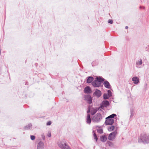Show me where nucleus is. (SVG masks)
Returning <instances> with one entry per match:
<instances>
[{
  "mask_svg": "<svg viewBox=\"0 0 149 149\" xmlns=\"http://www.w3.org/2000/svg\"><path fill=\"white\" fill-rule=\"evenodd\" d=\"M139 142H143L144 143H147L149 142V135L145 133L142 134L139 136Z\"/></svg>",
  "mask_w": 149,
  "mask_h": 149,
  "instance_id": "f257e3e1",
  "label": "nucleus"
},
{
  "mask_svg": "<svg viewBox=\"0 0 149 149\" xmlns=\"http://www.w3.org/2000/svg\"><path fill=\"white\" fill-rule=\"evenodd\" d=\"M116 114H113L106 118L105 123L107 125H111L114 123V117L116 116Z\"/></svg>",
  "mask_w": 149,
  "mask_h": 149,
  "instance_id": "f03ea898",
  "label": "nucleus"
},
{
  "mask_svg": "<svg viewBox=\"0 0 149 149\" xmlns=\"http://www.w3.org/2000/svg\"><path fill=\"white\" fill-rule=\"evenodd\" d=\"M104 81L103 79L100 77H96L95 79L92 82V84L95 87H99L100 86L101 83Z\"/></svg>",
  "mask_w": 149,
  "mask_h": 149,
  "instance_id": "7ed1b4c3",
  "label": "nucleus"
},
{
  "mask_svg": "<svg viewBox=\"0 0 149 149\" xmlns=\"http://www.w3.org/2000/svg\"><path fill=\"white\" fill-rule=\"evenodd\" d=\"M58 145L62 149H70L68 145L63 141L59 142L58 143Z\"/></svg>",
  "mask_w": 149,
  "mask_h": 149,
  "instance_id": "20e7f679",
  "label": "nucleus"
},
{
  "mask_svg": "<svg viewBox=\"0 0 149 149\" xmlns=\"http://www.w3.org/2000/svg\"><path fill=\"white\" fill-rule=\"evenodd\" d=\"M102 119L101 114L100 113H97L92 118V120L94 122H99Z\"/></svg>",
  "mask_w": 149,
  "mask_h": 149,
  "instance_id": "39448f33",
  "label": "nucleus"
},
{
  "mask_svg": "<svg viewBox=\"0 0 149 149\" xmlns=\"http://www.w3.org/2000/svg\"><path fill=\"white\" fill-rule=\"evenodd\" d=\"M117 134V132L116 131L111 133L108 136V139L110 140H113L115 138Z\"/></svg>",
  "mask_w": 149,
  "mask_h": 149,
  "instance_id": "423d86ee",
  "label": "nucleus"
},
{
  "mask_svg": "<svg viewBox=\"0 0 149 149\" xmlns=\"http://www.w3.org/2000/svg\"><path fill=\"white\" fill-rule=\"evenodd\" d=\"M142 61L141 59L137 61L136 62V67L138 68H141L142 67Z\"/></svg>",
  "mask_w": 149,
  "mask_h": 149,
  "instance_id": "0eeeda50",
  "label": "nucleus"
},
{
  "mask_svg": "<svg viewBox=\"0 0 149 149\" xmlns=\"http://www.w3.org/2000/svg\"><path fill=\"white\" fill-rule=\"evenodd\" d=\"M101 92L100 91L97 89H96L93 95L96 96L97 97H99L101 96Z\"/></svg>",
  "mask_w": 149,
  "mask_h": 149,
  "instance_id": "6e6552de",
  "label": "nucleus"
},
{
  "mask_svg": "<svg viewBox=\"0 0 149 149\" xmlns=\"http://www.w3.org/2000/svg\"><path fill=\"white\" fill-rule=\"evenodd\" d=\"M109 104V103L108 101L107 100H104L102 102L100 107L103 109L104 107L108 106Z\"/></svg>",
  "mask_w": 149,
  "mask_h": 149,
  "instance_id": "1a4fd4ad",
  "label": "nucleus"
},
{
  "mask_svg": "<svg viewBox=\"0 0 149 149\" xmlns=\"http://www.w3.org/2000/svg\"><path fill=\"white\" fill-rule=\"evenodd\" d=\"M133 83L135 84H138L139 82V78L136 77H133L132 79Z\"/></svg>",
  "mask_w": 149,
  "mask_h": 149,
  "instance_id": "9d476101",
  "label": "nucleus"
},
{
  "mask_svg": "<svg viewBox=\"0 0 149 149\" xmlns=\"http://www.w3.org/2000/svg\"><path fill=\"white\" fill-rule=\"evenodd\" d=\"M85 98L86 100L89 104H91L92 102V99L91 96L89 95H86L85 97Z\"/></svg>",
  "mask_w": 149,
  "mask_h": 149,
  "instance_id": "9b49d317",
  "label": "nucleus"
},
{
  "mask_svg": "<svg viewBox=\"0 0 149 149\" xmlns=\"http://www.w3.org/2000/svg\"><path fill=\"white\" fill-rule=\"evenodd\" d=\"M37 149H44V143L42 141L40 142L37 145Z\"/></svg>",
  "mask_w": 149,
  "mask_h": 149,
  "instance_id": "f8f14e48",
  "label": "nucleus"
},
{
  "mask_svg": "<svg viewBox=\"0 0 149 149\" xmlns=\"http://www.w3.org/2000/svg\"><path fill=\"white\" fill-rule=\"evenodd\" d=\"M84 92L86 93H90L92 92L91 88L89 86H87L84 89Z\"/></svg>",
  "mask_w": 149,
  "mask_h": 149,
  "instance_id": "ddd939ff",
  "label": "nucleus"
},
{
  "mask_svg": "<svg viewBox=\"0 0 149 149\" xmlns=\"http://www.w3.org/2000/svg\"><path fill=\"white\" fill-rule=\"evenodd\" d=\"M104 85L107 88H109L110 87V85L109 82L107 81H105L103 83Z\"/></svg>",
  "mask_w": 149,
  "mask_h": 149,
  "instance_id": "4468645a",
  "label": "nucleus"
},
{
  "mask_svg": "<svg viewBox=\"0 0 149 149\" xmlns=\"http://www.w3.org/2000/svg\"><path fill=\"white\" fill-rule=\"evenodd\" d=\"M98 110V109L97 108H92L91 110V114L92 115H94Z\"/></svg>",
  "mask_w": 149,
  "mask_h": 149,
  "instance_id": "2eb2a0df",
  "label": "nucleus"
},
{
  "mask_svg": "<svg viewBox=\"0 0 149 149\" xmlns=\"http://www.w3.org/2000/svg\"><path fill=\"white\" fill-rule=\"evenodd\" d=\"M91 118L90 114H88L86 119V121L87 123L88 124H90L91 123Z\"/></svg>",
  "mask_w": 149,
  "mask_h": 149,
  "instance_id": "dca6fc26",
  "label": "nucleus"
},
{
  "mask_svg": "<svg viewBox=\"0 0 149 149\" xmlns=\"http://www.w3.org/2000/svg\"><path fill=\"white\" fill-rule=\"evenodd\" d=\"M100 140L103 142H105L107 139V137L105 135L102 136H100Z\"/></svg>",
  "mask_w": 149,
  "mask_h": 149,
  "instance_id": "f3484780",
  "label": "nucleus"
},
{
  "mask_svg": "<svg viewBox=\"0 0 149 149\" xmlns=\"http://www.w3.org/2000/svg\"><path fill=\"white\" fill-rule=\"evenodd\" d=\"M93 78L92 77H88L87 80V83H91L93 80Z\"/></svg>",
  "mask_w": 149,
  "mask_h": 149,
  "instance_id": "a211bd4d",
  "label": "nucleus"
},
{
  "mask_svg": "<svg viewBox=\"0 0 149 149\" xmlns=\"http://www.w3.org/2000/svg\"><path fill=\"white\" fill-rule=\"evenodd\" d=\"M115 128L114 126H109L108 127V130L109 131H112Z\"/></svg>",
  "mask_w": 149,
  "mask_h": 149,
  "instance_id": "6ab92c4d",
  "label": "nucleus"
},
{
  "mask_svg": "<svg viewBox=\"0 0 149 149\" xmlns=\"http://www.w3.org/2000/svg\"><path fill=\"white\" fill-rule=\"evenodd\" d=\"M32 125L31 124H29L28 125H27L25 127V129L26 130H29L31 128Z\"/></svg>",
  "mask_w": 149,
  "mask_h": 149,
  "instance_id": "aec40b11",
  "label": "nucleus"
},
{
  "mask_svg": "<svg viewBox=\"0 0 149 149\" xmlns=\"http://www.w3.org/2000/svg\"><path fill=\"white\" fill-rule=\"evenodd\" d=\"M110 97H109V96L106 93H105L104 95L103 98L104 99H108Z\"/></svg>",
  "mask_w": 149,
  "mask_h": 149,
  "instance_id": "412c9836",
  "label": "nucleus"
},
{
  "mask_svg": "<svg viewBox=\"0 0 149 149\" xmlns=\"http://www.w3.org/2000/svg\"><path fill=\"white\" fill-rule=\"evenodd\" d=\"M93 137L94 139H95L96 140V141H97V138L96 136V135L94 131H93Z\"/></svg>",
  "mask_w": 149,
  "mask_h": 149,
  "instance_id": "4be33fe9",
  "label": "nucleus"
},
{
  "mask_svg": "<svg viewBox=\"0 0 149 149\" xmlns=\"http://www.w3.org/2000/svg\"><path fill=\"white\" fill-rule=\"evenodd\" d=\"M107 92V95L109 96V97H110L112 95L111 91L110 90H108Z\"/></svg>",
  "mask_w": 149,
  "mask_h": 149,
  "instance_id": "5701e85b",
  "label": "nucleus"
},
{
  "mask_svg": "<svg viewBox=\"0 0 149 149\" xmlns=\"http://www.w3.org/2000/svg\"><path fill=\"white\" fill-rule=\"evenodd\" d=\"M97 131L98 133H99L100 134L102 133H103V130L102 129H98Z\"/></svg>",
  "mask_w": 149,
  "mask_h": 149,
  "instance_id": "b1692460",
  "label": "nucleus"
},
{
  "mask_svg": "<svg viewBox=\"0 0 149 149\" xmlns=\"http://www.w3.org/2000/svg\"><path fill=\"white\" fill-rule=\"evenodd\" d=\"M131 112V115L130 116V117H132L134 115V113H133V111L132 110H131L130 111Z\"/></svg>",
  "mask_w": 149,
  "mask_h": 149,
  "instance_id": "393cba45",
  "label": "nucleus"
},
{
  "mask_svg": "<svg viewBox=\"0 0 149 149\" xmlns=\"http://www.w3.org/2000/svg\"><path fill=\"white\" fill-rule=\"evenodd\" d=\"M107 143L109 146H112L113 145L112 143L109 141L107 142Z\"/></svg>",
  "mask_w": 149,
  "mask_h": 149,
  "instance_id": "a878e982",
  "label": "nucleus"
},
{
  "mask_svg": "<svg viewBox=\"0 0 149 149\" xmlns=\"http://www.w3.org/2000/svg\"><path fill=\"white\" fill-rule=\"evenodd\" d=\"M35 136H34L31 135V139L32 140H34L35 139Z\"/></svg>",
  "mask_w": 149,
  "mask_h": 149,
  "instance_id": "bb28decb",
  "label": "nucleus"
},
{
  "mask_svg": "<svg viewBox=\"0 0 149 149\" xmlns=\"http://www.w3.org/2000/svg\"><path fill=\"white\" fill-rule=\"evenodd\" d=\"M108 22L109 23L111 24L113 23V22L112 20H111V19H109L108 20Z\"/></svg>",
  "mask_w": 149,
  "mask_h": 149,
  "instance_id": "cd10ccee",
  "label": "nucleus"
},
{
  "mask_svg": "<svg viewBox=\"0 0 149 149\" xmlns=\"http://www.w3.org/2000/svg\"><path fill=\"white\" fill-rule=\"evenodd\" d=\"M52 122L51 121L48 122L46 124L47 125H50L51 124Z\"/></svg>",
  "mask_w": 149,
  "mask_h": 149,
  "instance_id": "c85d7f7f",
  "label": "nucleus"
},
{
  "mask_svg": "<svg viewBox=\"0 0 149 149\" xmlns=\"http://www.w3.org/2000/svg\"><path fill=\"white\" fill-rule=\"evenodd\" d=\"M47 136L49 137H50L51 136V133L50 132H49L47 134Z\"/></svg>",
  "mask_w": 149,
  "mask_h": 149,
  "instance_id": "c756f323",
  "label": "nucleus"
},
{
  "mask_svg": "<svg viewBox=\"0 0 149 149\" xmlns=\"http://www.w3.org/2000/svg\"><path fill=\"white\" fill-rule=\"evenodd\" d=\"M42 139H45V136L44 135H42Z\"/></svg>",
  "mask_w": 149,
  "mask_h": 149,
  "instance_id": "7c9ffc66",
  "label": "nucleus"
},
{
  "mask_svg": "<svg viewBox=\"0 0 149 149\" xmlns=\"http://www.w3.org/2000/svg\"><path fill=\"white\" fill-rule=\"evenodd\" d=\"M128 27L127 26H125V28L126 29H128Z\"/></svg>",
  "mask_w": 149,
  "mask_h": 149,
  "instance_id": "2f4dec72",
  "label": "nucleus"
},
{
  "mask_svg": "<svg viewBox=\"0 0 149 149\" xmlns=\"http://www.w3.org/2000/svg\"><path fill=\"white\" fill-rule=\"evenodd\" d=\"M89 112V110L88 111H87V113H88Z\"/></svg>",
  "mask_w": 149,
  "mask_h": 149,
  "instance_id": "473e14b6",
  "label": "nucleus"
}]
</instances>
